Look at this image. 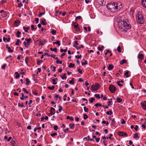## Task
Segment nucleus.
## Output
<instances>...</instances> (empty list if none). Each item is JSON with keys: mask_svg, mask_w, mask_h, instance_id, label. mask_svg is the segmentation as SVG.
<instances>
[{"mask_svg": "<svg viewBox=\"0 0 146 146\" xmlns=\"http://www.w3.org/2000/svg\"><path fill=\"white\" fill-rule=\"evenodd\" d=\"M48 88L50 90H53L54 88V86H53L51 87L50 86H48Z\"/></svg>", "mask_w": 146, "mask_h": 146, "instance_id": "4c0bfd02", "label": "nucleus"}, {"mask_svg": "<svg viewBox=\"0 0 146 146\" xmlns=\"http://www.w3.org/2000/svg\"><path fill=\"white\" fill-rule=\"evenodd\" d=\"M41 62H42V60H37V63L38 65H40L41 64Z\"/></svg>", "mask_w": 146, "mask_h": 146, "instance_id": "c03bdc74", "label": "nucleus"}, {"mask_svg": "<svg viewBox=\"0 0 146 146\" xmlns=\"http://www.w3.org/2000/svg\"><path fill=\"white\" fill-rule=\"evenodd\" d=\"M7 65V64H4L2 66H1V68L2 69H4L6 66Z\"/></svg>", "mask_w": 146, "mask_h": 146, "instance_id": "8fccbe9b", "label": "nucleus"}, {"mask_svg": "<svg viewBox=\"0 0 146 146\" xmlns=\"http://www.w3.org/2000/svg\"><path fill=\"white\" fill-rule=\"evenodd\" d=\"M23 28L24 30L26 32H27L28 31V30L29 29V27H26L25 26H23Z\"/></svg>", "mask_w": 146, "mask_h": 146, "instance_id": "6ab92c4d", "label": "nucleus"}, {"mask_svg": "<svg viewBox=\"0 0 146 146\" xmlns=\"http://www.w3.org/2000/svg\"><path fill=\"white\" fill-rule=\"evenodd\" d=\"M53 128L55 130L57 131L58 129V127L57 125H55L53 127Z\"/></svg>", "mask_w": 146, "mask_h": 146, "instance_id": "a19ab883", "label": "nucleus"}, {"mask_svg": "<svg viewBox=\"0 0 146 146\" xmlns=\"http://www.w3.org/2000/svg\"><path fill=\"white\" fill-rule=\"evenodd\" d=\"M55 81H56V80H55V79H52V81L53 82L52 84H53L55 85V84H56L57 83L56 82H55Z\"/></svg>", "mask_w": 146, "mask_h": 146, "instance_id": "5fc2aeb1", "label": "nucleus"}, {"mask_svg": "<svg viewBox=\"0 0 146 146\" xmlns=\"http://www.w3.org/2000/svg\"><path fill=\"white\" fill-rule=\"evenodd\" d=\"M56 31L55 30L52 29L51 33L53 35H56Z\"/></svg>", "mask_w": 146, "mask_h": 146, "instance_id": "58836bf2", "label": "nucleus"}, {"mask_svg": "<svg viewBox=\"0 0 146 146\" xmlns=\"http://www.w3.org/2000/svg\"><path fill=\"white\" fill-rule=\"evenodd\" d=\"M74 28L76 29L77 31H78L80 30L79 28L78 27V24H77L76 25H74Z\"/></svg>", "mask_w": 146, "mask_h": 146, "instance_id": "4468645a", "label": "nucleus"}, {"mask_svg": "<svg viewBox=\"0 0 146 146\" xmlns=\"http://www.w3.org/2000/svg\"><path fill=\"white\" fill-rule=\"evenodd\" d=\"M59 109L58 110L60 112H61V110H62V108L60 105L59 106Z\"/></svg>", "mask_w": 146, "mask_h": 146, "instance_id": "49530a36", "label": "nucleus"}, {"mask_svg": "<svg viewBox=\"0 0 146 146\" xmlns=\"http://www.w3.org/2000/svg\"><path fill=\"white\" fill-rule=\"evenodd\" d=\"M109 89L111 93H114L115 92L116 88L113 85L111 84L109 87Z\"/></svg>", "mask_w": 146, "mask_h": 146, "instance_id": "20e7f679", "label": "nucleus"}, {"mask_svg": "<svg viewBox=\"0 0 146 146\" xmlns=\"http://www.w3.org/2000/svg\"><path fill=\"white\" fill-rule=\"evenodd\" d=\"M126 62H127V61L126 60H124V59H123L120 62V64L121 65H122V64H124V63H126Z\"/></svg>", "mask_w": 146, "mask_h": 146, "instance_id": "b1692460", "label": "nucleus"}, {"mask_svg": "<svg viewBox=\"0 0 146 146\" xmlns=\"http://www.w3.org/2000/svg\"><path fill=\"white\" fill-rule=\"evenodd\" d=\"M1 16L3 17H6L7 16V13L4 10H1L0 11Z\"/></svg>", "mask_w": 146, "mask_h": 146, "instance_id": "423d86ee", "label": "nucleus"}, {"mask_svg": "<svg viewBox=\"0 0 146 146\" xmlns=\"http://www.w3.org/2000/svg\"><path fill=\"white\" fill-rule=\"evenodd\" d=\"M87 139L89 141H94V139H90V137L89 136H88Z\"/></svg>", "mask_w": 146, "mask_h": 146, "instance_id": "13d9d810", "label": "nucleus"}, {"mask_svg": "<svg viewBox=\"0 0 146 146\" xmlns=\"http://www.w3.org/2000/svg\"><path fill=\"white\" fill-rule=\"evenodd\" d=\"M63 77L62 76H61V78L63 80L64 79H66V74L65 73L63 74Z\"/></svg>", "mask_w": 146, "mask_h": 146, "instance_id": "473e14b6", "label": "nucleus"}, {"mask_svg": "<svg viewBox=\"0 0 146 146\" xmlns=\"http://www.w3.org/2000/svg\"><path fill=\"white\" fill-rule=\"evenodd\" d=\"M21 94H22V97L21 98H20V99L22 100H23L24 99V94L23 93H22Z\"/></svg>", "mask_w": 146, "mask_h": 146, "instance_id": "680f3d73", "label": "nucleus"}, {"mask_svg": "<svg viewBox=\"0 0 146 146\" xmlns=\"http://www.w3.org/2000/svg\"><path fill=\"white\" fill-rule=\"evenodd\" d=\"M138 58L139 59H141V60H143L144 58V56L143 54H140L138 55Z\"/></svg>", "mask_w": 146, "mask_h": 146, "instance_id": "f8f14e48", "label": "nucleus"}, {"mask_svg": "<svg viewBox=\"0 0 146 146\" xmlns=\"http://www.w3.org/2000/svg\"><path fill=\"white\" fill-rule=\"evenodd\" d=\"M67 119H70L71 121H73L74 120V118L72 117H70L69 116H68L66 117Z\"/></svg>", "mask_w": 146, "mask_h": 146, "instance_id": "cd10ccee", "label": "nucleus"}, {"mask_svg": "<svg viewBox=\"0 0 146 146\" xmlns=\"http://www.w3.org/2000/svg\"><path fill=\"white\" fill-rule=\"evenodd\" d=\"M120 81H117L116 83L117 85L120 87H122L123 86V85L122 84H121L120 83Z\"/></svg>", "mask_w": 146, "mask_h": 146, "instance_id": "c9c22d12", "label": "nucleus"}, {"mask_svg": "<svg viewBox=\"0 0 146 146\" xmlns=\"http://www.w3.org/2000/svg\"><path fill=\"white\" fill-rule=\"evenodd\" d=\"M20 23H21V22L20 21H15V22H14V24L15 25V26L16 27L18 26V25Z\"/></svg>", "mask_w": 146, "mask_h": 146, "instance_id": "dca6fc26", "label": "nucleus"}, {"mask_svg": "<svg viewBox=\"0 0 146 146\" xmlns=\"http://www.w3.org/2000/svg\"><path fill=\"white\" fill-rule=\"evenodd\" d=\"M113 136V135L112 134H110V136L109 137V138L111 140H113V138H112L111 137Z\"/></svg>", "mask_w": 146, "mask_h": 146, "instance_id": "69168bd1", "label": "nucleus"}, {"mask_svg": "<svg viewBox=\"0 0 146 146\" xmlns=\"http://www.w3.org/2000/svg\"><path fill=\"white\" fill-rule=\"evenodd\" d=\"M69 126L70 128V129H73L74 128V127H75V124L74 123H73V124L70 123L69 124Z\"/></svg>", "mask_w": 146, "mask_h": 146, "instance_id": "2eb2a0df", "label": "nucleus"}, {"mask_svg": "<svg viewBox=\"0 0 146 146\" xmlns=\"http://www.w3.org/2000/svg\"><path fill=\"white\" fill-rule=\"evenodd\" d=\"M18 106L19 107H23L24 106L23 104V103H22L21 104H19Z\"/></svg>", "mask_w": 146, "mask_h": 146, "instance_id": "3c124183", "label": "nucleus"}, {"mask_svg": "<svg viewBox=\"0 0 146 146\" xmlns=\"http://www.w3.org/2000/svg\"><path fill=\"white\" fill-rule=\"evenodd\" d=\"M106 7L111 12L118 11L122 8V4L120 2L108 3L106 5Z\"/></svg>", "mask_w": 146, "mask_h": 146, "instance_id": "f257e3e1", "label": "nucleus"}, {"mask_svg": "<svg viewBox=\"0 0 146 146\" xmlns=\"http://www.w3.org/2000/svg\"><path fill=\"white\" fill-rule=\"evenodd\" d=\"M141 105L142 108L146 110V101L142 102L141 103Z\"/></svg>", "mask_w": 146, "mask_h": 146, "instance_id": "0eeeda50", "label": "nucleus"}, {"mask_svg": "<svg viewBox=\"0 0 146 146\" xmlns=\"http://www.w3.org/2000/svg\"><path fill=\"white\" fill-rule=\"evenodd\" d=\"M46 20L44 18L43 20H42L40 21V23L41 24L43 25H46L47 24V23L46 22Z\"/></svg>", "mask_w": 146, "mask_h": 146, "instance_id": "9d476101", "label": "nucleus"}, {"mask_svg": "<svg viewBox=\"0 0 146 146\" xmlns=\"http://www.w3.org/2000/svg\"><path fill=\"white\" fill-rule=\"evenodd\" d=\"M118 135L119 136H127V134L123 131H119L118 132Z\"/></svg>", "mask_w": 146, "mask_h": 146, "instance_id": "6e6552de", "label": "nucleus"}, {"mask_svg": "<svg viewBox=\"0 0 146 146\" xmlns=\"http://www.w3.org/2000/svg\"><path fill=\"white\" fill-rule=\"evenodd\" d=\"M69 82L70 84H73L74 83V78H72V80H70L69 81Z\"/></svg>", "mask_w": 146, "mask_h": 146, "instance_id": "5701e85b", "label": "nucleus"}, {"mask_svg": "<svg viewBox=\"0 0 146 146\" xmlns=\"http://www.w3.org/2000/svg\"><path fill=\"white\" fill-rule=\"evenodd\" d=\"M99 86L98 84H97L95 85H93L91 86V88L92 89V90L94 91H97L99 88L98 87Z\"/></svg>", "mask_w": 146, "mask_h": 146, "instance_id": "39448f33", "label": "nucleus"}, {"mask_svg": "<svg viewBox=\"0 0 146 146\" xmlns=\"http://www.w3.org/2000/svg\"><path fill=\"white\" fill-rule=\"evenodd\" d=\"M38 20L39 19L38 18H36L35 19V21H36V23L37 24L38 23Z\"/></svg>", "mask_w": 146, "mask_h": 146, "instance_id": "338daca9", "label": "nucleus"}, {"mask_svg": "<svg viewBox=\"0 0 146 146\" xmlns=\"http://www.w3.org/2000/svg\"><path fill=\"white\" fill-rule=\"evenodd\" d=\"M22 6H23V5L22 4V3H20L18 4V7L19 8H20Z\"/></svg>", "mask_w": 146, "mask_h": 146, "instance_id": "774afa93", "label": "nucleus"}, {"mask_svg": "<svg viewBox=\"0 0 146 146\" xmlns=\"http://www.w3.org/2000/svg\"><path fill=\"white\" fill-rule=\"evenodd\" d=\"M95 100L94 98H91L90 100V102L91 103H92L93 102L95 101Z\"/></svg>", "mask_w": 146, "mask_h": 146, "instance_id": "ea45409f", "label": "nucleus"}, {"mask_svg": "<svg viewBox=\"0 0 146 146\" xmlns=\"http://www.w3.org/2000/svg\"><path fill=\"white\" fill-rule=\"evenodd\" d=\"M84 111L86 112H88V109L86 107H84Z\"/></svg>", "mask_w": 146, "mask_h": 146, "instance_id": "864d4df0", "label": "nucleus"}, {"mask_svg": "<svg viewBox=\"0 0 146 146\" xmlns=\"http://www.w3.org/2000/svg\"><path fill=\"white\" fill-rule=\"evenodd\" d=\"M137 22L140 24H143L144 22V19L143 15L141 13H138L136 16Z\"/></svg>", "mask_w": 146, "mask_h": 146, "instance_id": "7ed1b4c3", "label": "nucleus"}, {"mask_svg": "<svg viewBox=\"0 0 146 146\" xmlns=\"http://www.w3.org/2000/svg\"><path fill=\"white\" fill-rule=\"evenodd\" d=\"M116 101L117 102L120 103L122 101V100L120 98H117L116 99Z\"/></svg>", "mask_w": 146, "mask_h": 146, "instance_id": "c756f323", "label": "nucleus"}, {"mask_svg": "<svg viewBox=\"0 0 146 146\" xmlns=\"http://www.w3.org/2000/svg\"><path fill=\"white\" fill-rule=\"evenodd\" d=\"M129 74V72L128 71H127L125 73L124 75L125 76H126L127 78L129 77V76L128 75Z\"/></svg>", "mask_w": 146, "mask_h": 146, "instance_id": "2f4dec72", "label": "nucleus"}, {"mask_svg": "<svg viewBox=\"0 0 146 146\" xmlns=\"http://www.w3.org/2000/svg\"><path fill=\"white\" fill-rule=\"evenodd\" d=\"M31 29L32 30H33L35 29H36V28H34V26L33 25H31Z\"/></svg>", "mask_w": 146, "mask_h": 146, "instance_id": "bf43d9fd", "label": "nucleus"}, {"mask_svg": "<svg viewBox=\"0 0 146 146\" xmlns=\"http://www.w3.org/2000/svg\"><path fill=\"white\" fill-rule=\"evenodd\" d=\"M21 34V33L20 32L17 31L16 35V36L18 38L19 37H20V35Z\"/></svg>", "mask_w": 146, "mask_h": 146, "instance_id": "4be33fe9", "label": "nucleus"}, {"mask_svg": "<svg viewBox=\"0 0 146 146\" xmlns=\"http://www.w3.org/2000/svg\"><path fill=\"white\" fill-rule=\"evenodd\" d=\"M19 42L21 43V42L20 41V40L19 39L17 40V41L15 44L16 45H19Z\"/></svg>", "mask_w": 146, "mask_h": 146, "instance_id": "c85d7f7f", "label": "nucleus"}, {"mask_svg": "<svg viewBox=\"0 0 146 146\" xmlns=\"http://www.w3.org/2000/svg\"><path fill=\"white\" fill-rule=\"evenodd\" d=\"M53 44H57L58 45V46H60V42L58 40H57L56 42H53Z\"/></svg>", "mask_w": 146, "mask_h": 146, "instance_id": "393cba45", "label": "nucleus"}, {"mask_svg": "<svg viewBox=\"0 0 146 146\" xmlns=\"http://www.w3.org/2000/svg\"><path fill=\"white\" fill-rule=\"evenodd\" d=\"M50 50L52 51H54L56 52H57V49L56 48H50Z\"/></svg>", "mask_w": 146, "mask_h": 146, "instance_id": "412c9836", "label": "nucleus"}, {"mask_svg": "<svg viewBox=\"0 0 146 146\" xmlns=\"http://www.w3.org/2000/svg\"><path fill=\"white\" fill-rule=\"evenodd\" d=\"M25 40L27 41L28 44H29L31 41V38H25Z\"/></svg>", "mask_w": 146, "mask_h": 146, "instance_id": "7c9ffc66", "label": "nucleus"}, {"mask_svg": "<svg viewBox=\"0 0 146 146\" xmlns=\"http://www.w3.org/2000/svg\"><path fill=\"white\" fill-rule=\"evenodd\" d=\"M57 135V133H51L50 134L51 136L52 137H54Z\"/></svg>", "mask_w": 146, "mask_h": 146, "instance_id": "79ce46f5", "label": "nucleus"}, {"mask_svg": "<svg viewBox=\"0 0 146 146\" xmlns=\"http://www.w3.org/2000/svg\"><path fill=\"white\" fill-rule=\"evenodd\" d=\"M82 57V55H76L75 56V57L77 59L80 58Z\"/></svg>", "mask_w": 146, "mask_h": 146, "instance_id": "09e8293b", "label": "nucleus"}, {"mask_svg": "<svg viewBox=\"0 0 146 146\" xmlns=\"http://www.w3.org/2000/svg\"><path fill=\"white\" fill-rule=\"evenodd\" d=\"M73 46L75 47L77 50H79L80 49V46H76L75 44Z\"/></svg>", "mask_w": 146, "mask_h": 146, "instance_id": "de8ad7c7", "label": "nucleus"}, {"mask_svg": "<svg viewBox=\"0 0 146 146\" xmlns=\"http://www.w3.org/2000/svg\"><path fill=\"white\" fill-rule=\"evenodd\" d=\"M22 90L26 94L29 93V92L27 91V90L25 88H23L22 89Z\"/></svg>", "mask_w": 146, "mask_h": 146, "instance_id": "e433bc0d", "label": "nucleus"}, {"mask_svg": "<svg viewBox=\"0 0 146 146\" xmlns=\"http://www.w3.org/2000/svg\"><path fill=\"white\" fill-rule=\"evenodd\" d=\"M114 67L111 64H110L108 67V69L109 70H111Z\"/></svg>", "mask_w": 146, "mask_h": 146, "instance_id": "aec40b11", "label": "nucleus"}, {"mask_svg": "<svg viewBox=\"0 0 146 146\" xmlns=\"http://www.w3.org/2000/svg\"><path fill=\"white\" fill-rule=\"evenodd\" d=\"M133 138L136 140H137L139 139V137L138 136L137 133H135L134 135Z\"/></svg>", "mask_w": 146, "mask_h": 146, "instance_id": "ddd939ff", "label": "nucleus"}, {"mask_svg": "<svg viewBox=\"0 0 146 146\" xmlns=\"http://www.w3.org/2000/svg\"><path fill=\"white\" fill-rule=\"evenodd\" d=\"M106 114L108 115H111L112 113V112L111 110L109 111H107L106 112Z\"/></svg>", "mask_w": 146, "mask_h": 146, "instance_id": "f704fd0d", "label": "nucleus"}, {"mask_svg": "<svg viewBox=\"0 0 146 146\" xmlns=\"http://www.w3.org/2000/svg\"><path fill=\"white\" fill-rule=\"evenodd\" d=\"M98 50L100 51H102L103 50V49L102 48L100 47L99 46H98L97 47Z\"/></svg>", "mask_w": 146, "mask_h": 146, "instance_id": "0e129e2a", "label": "nucleus"}, {"mask_svg": "<svg viewBox=\"0 0 146 146\" xmlns=\"http://www.w3.org/2000/svg\"><path fill=\"white\" fill-rule=\"evenodd\" d=\"M117 50L119 52H121V50L120 47L119 46L117 48Z\"/></svg>", "mask_w": 146, "mask_h": 146, "instance_id": "6e6d98bb", "label": "nucleus"}, {"mask_svg": "<svg viewBox=\"0 0 146 146\" xmlns=\"http://www.w3.org/2000/svg\"><path fill=\"white\" fill-rule=\"evenodd\" d=\"M94 96H95V97L98 98H100V95L99 94H95Z\"/></svg>", "mask_w": 146, "mask_h": 146, "instance_id": "4d7b16f0", "label": "nucleus"}, {"mask_svg": "<svg viewBox=\"0 0 146 146\" xmlns=\"http://www.w3.org/2000/svg\"><path fill=\"white\" fill-rule=\"evenodd\" d=\"M142 5L143 7L146 8V0H142Z\"/></svg>", "mask_w": 146, "mask_h": 146, "instance_id": "9b49d317", "label": "nucleus"}, {"mask_svg": "<svg viewBox=\"0 0 146 146\" xmlns=\"http://www.w3.org/2000/svg\"><path fill=\"white\" fill-rule=\"evenodd\" d=\"M84 119H86L88 118V116L86 114H84L83 115Z\"/></svg>", "mask_w": 146, "mask_h": 146, "instance_id": "603ef678", "label": "nucleus"}, {"mask_svg": "<svg viewBox=\"0 0 146 146\" xmlns=\"http://www.w3.org/2000/svg\"><path fill=\"white\" fill-rule=\"evenodd\" d=\"M118 26L122 31L125 32H127L128 29L131 27V25L126 19L119 21Z\"/></svg>", "mask_w": 146, "mask_h": 146, "instance_id": "f03ea898", "label": "nucleus"}, {"mask_svg": "<svg viewBox=\"0 0 146 146\" xmlns=\"http://www.w3.org/2000/svg\"><path fill=\"white\" fill-rule=\"evenodd\" d=\"M15 74L16 75L15 78L16 79L18 78L19 77V75L17 72H16L15 73Z\"/></svg>", "mask_w": 146, "mask_h": 146, "instance_id": "72a5a7b5", "label": "nucleus"}, {"mask_svg": "<svg viewBox=\"0 0 146 146\" xmlns=\"http://www.w3.org/2000/svg\"><path fill=\"white\" fill-rule=\"evenodd\" d=\"M6 48H8V50H9V52H13V50L11 49L10 47L8 46V44L6 45Z\"/></svg>", "mask_w": 146, "mask_h": 146, "instance_id": "f3484780", "label": "nucleus"}, {"mask_svg": "<svg viewBox=\"0 0 146 146\" xmlns=\"http://www.w3.org/2000/svg\"><path fill=\"white\" fill-rule=\"evenodd\" d=\"M37 41L39 42V43H38V44L40 45H43L44 44L43 43V42H44L43 41H41V40H37Z\"/></svg>", "mask_w": 146, "mask_h": 146, "instance_id": "a878e982", "label": "nucleus"}, {"mask_svg": "<svg viewBox=\"0 0 146 146\" xmlns=\"http://www.w3.org/2000/svg\"><path fill=\"white\" fill-rule=\"evenodd\" d=\"M81 18V16H78L76 17L75 20L76 21L77 19H80Z\"/></svg>", "mask_w": 146, "mask_h": 146, "instance_id": "052dcab7", "label": "nucleus"}, {"mask_svg": "<svg viewBox=\"0 0 146 146\" xmlns=\"http://www.w3.org/2000/svg\"><path fill=\"white\" fill-rule=\"evenodd\" d=\"M55 109L52 108L51 107V109L50 110V113L52 115H54L55 113Z\"/></svg>", "mask_w": 146, "mask_h": 146, "instance_id": "1a4fd4ad", "label": "nucleus"}, {"mask_svg": "<svg viewBox=\"0 0 146 146\" xmlns=\"http://www.w3.org/2000/svg\"><path fill=\"white\" fill-rule=\"evenodd\" d=\"M25 81L26 82V85H29V83H30L31 81L28 78H27L26 79Z\"/></svg>", "mask_w": 146, "mask_h": 146, "instance_id": "a211bd4d", "label": "nucleus"}, {"mask_svg": "<svg viewBox=\"0 0 146 146\" xmlns=\"http://www.w3.org/2000/svg\"><path fill=\"white\" fill-rule=\"evenodd\" d=\"M67 51V49H65L64 50H63L62 49H61L60 50V51L61 52H66Z\"/></svg>", "mask_w": 146, "mask_h": 146, "instance_id": "37998d69", "label": "nucleus"}, {"mask_svg": "<svg viewBox=\"0 0 146 146\" xmlns=\"http://www.w3.org/2000/svg\"><path fill=\"white\" fill-rule=\"evenodd\" d=\"M95 106H96L97 108L98 107V106H102L101 104H100L99 103H98L97 104H96L94 105Z\"/></svg>", "mask_w": 146, "mask_h": 146, "instance_id": "a18cd8bd", "label": "nucleus"}, {"mask_svg": "<svg viewBox=\"0 0 146 146\" xmlns=\"http://www.w3.org/2000/svg\"><path fill=\"white\" fill-rule=\"evenodd\" d=\"M75 66V64H72V63H70L68 66V67L70 68H73Z\"/></svg>", "mask_w": 146, "mask_h": 146, "instance_id": "bb28decb", "label": "nucleus"}, {"mask_svg": "<svg viewBox=\"0 0 146 146\" xmlns=\"http://www.w3.org/2000/svg\"><path fill=\"white\" fill-rule=\"evenodd\" d=\"M6 2V0H2L1 1V4L2 5H3L4 3Z\"/></svg>", "mask_w": 146, "mask_h": 146, "instance_id": "e2e57ef3", "label": "nucleus"}]
</instances>
